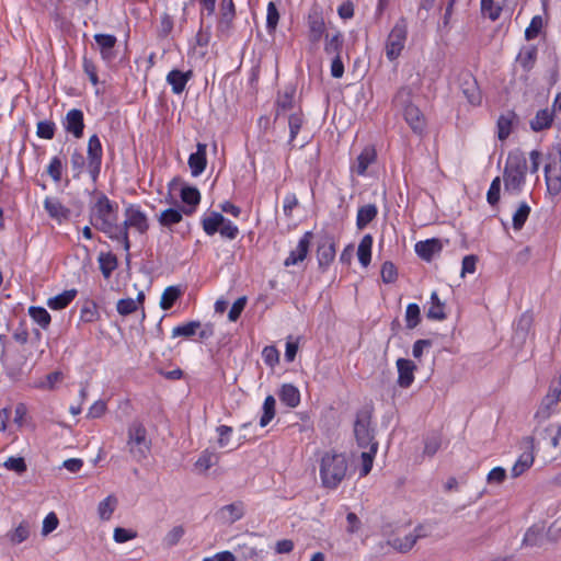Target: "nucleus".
Listing matches in <instances>:
<instances>
[{"label": "nucleus", "instance_id": "69168bd1", "mask_svg": "<svg viewBox=\"0 0 561 561\" xmlns=\"http://www.w3.org/2000/svg\"><path fill=\"white\" fill-rule=\"evenodd\" d=\"M184 534L185 530L182 526H175L165 535V537L163 538V543L167 547L171 548L179 543Z\"/></svg>", "mask_w": 561, "mask_h": 561}, {"label": "nucleus", "instance_id": "b1692460", "mask_svg": "<svg viewBox=\"0 0 561 561\" xmlns=\"http://www.w3.org/2000/svg\"><path fill=\"white\" fill-rule=\"evenodd\" d=\"M446 305L443 302L436 290L432 291L428 308L426 310V318L433 321H444L447 318Z\"/></svg>", "mask_w": 561, "mask_h": 561}, {"label": "nucleus", "instance_id": "a878e982", "mask_svg": "<svg viewBox=\"0 0 561 561\" xmlns=\"http://www.w3.org/2000/svg\"><path fill=\"white\" fill-rule=\"evenodd\" d=\"M343 34L340 31L329 32L324 36V51L329 56H341L343 48Z\"/></svg>", "mask_w": 561, "mask_h": 561}, {"label": "nucleus", "instance_id": "a19ab883", "mask_svg": "<svg viewBox=\"0 0 561 561\" xmlns=\"http://www.w3.org/2000/svg\"><path fill=\"white\" fill-rule=\"evenodd\" d=\"M535 457L531 451L523 453L512 468V477L517 478L527 471L534 463Z\"/></svg>", "mask_w": 561, "mask_h": 561}, {"label": "nucleus", "instance_id": "f257e3e1", "mask_svg": "<svg viewBox=\"0 0 561 561\" xmlns=\"http://www.w3.org/2000/svg\"><path fill=\"white\" fill-rule=\"evenodd\" d=\"M89 219L96 230L115 241L119 225V206L115 201H112L102 192L95 194L90 204Z\"/></svg>", "mask_w": 561, "mask_h": 561}, {"label": "nucleus", "instance_id": "1a4fd4ad", "mask_svg": "<svg viewBox=\"0 0 561 561\" xmlns=\"http://www.w3.org/2000/svg\"><path fill=\"white\" fill-rule=\"evenodd\" d=\"M103 158V148L101 140L98 135H92L88 141V157H87V170L92 179L95 182L101 172Z\"/></svg>", "mask_w": 561, "mask_h": 561}, {"label": "nucleus", "instance_id": "338daca9", "mask_svg": "<svg viewBox=\"0 0 561 561\" xmlns=\"http://www.w3.org/2000/svg\"><path fill=\"white\" fill-rule=\"evenodd\" d=\"M218 232L221 234V237L227 238L229 240H233L239 234V228L231 220L225 217L224 222L221 224V227Z\"/></svg>", "mask_w": 561, "mask_h": 561}, {"label": "nucleus", "instance_id": "09e8293b", "mask_svg": "<svg viewBox=\"0 0 561 561\" xmlns=\"http://www.w3.org/2000/svg\"><path fill=\"white\" fill-rule=\"evenodd\" d=\"M305 122V115L299 108L297 112L293 113L288 117V126H289V142H293L297 135L299 134L301 126Z\"/></svg>", "mask_w": 561, "mask_h": 561}, {"label": "nucleus", "instance_id": "aec40b11", "mask_svg": "<svg viewBox=\"0 0 561 561\" xmlns=\"http://www.w3.org/2000/svg\"><path fill=\"white\" fill-rule=\"evenodd\" d=\"M44 208L50 218L62 222L69 218L70 210L55 197H46L44 199Z\"/></svg>", "mask_w": 561, "mask_h": 561}, {"label": "nucleus", "instance_id": "8fccbe9b", "mask_svg": "<svg viewBox=\"0 0 561 561\" xmlns=\"http://www.w3.org/2000/svg\"><path fill=\"white\" fill-rule=\"evenodd\" d=\"M275 405H276V401L273 396H267L264 399L263 407H262L263 413L260 419L261 427H265L274 419L275 413H276Z\"/></svg>", "mask_w": 561, "mask_h": 561}, {"label": "nucleus", "instance_id": "de8ad7c7", "mask_svg": "<svg viewBox=\"0 0 561 561\" xmlns=\"http://www.w3.org/2000/svg\"><path fill=\"white\" fill-rule=\"evenodd\" d=\"M405 327L409 330L415 329L421 323V309L415 302H411L405 309Z\"/></svg>", "mask_w": 561, "mask_h": 561}, {"label": "nucleus", "instance_id": "f704fd0d", "mask_svg": "<svg viewBox=\"0 0 561 561\" xmlns=\"http://www.w3.org/2000/svg\"><path fill=\"white\" fill-rule=\"evenodd\" d=\"M183 215H184L183 208L182 209L168 208V209H164L163 211H161V214L158 217V222L162 227L170 228L171 226L181 222Z\"/></svg>", "mask_w": 561, "mask_h": 561}, {"label": "nucleus", "instance_id": "37998d69", "mask_svg": "<svg viewBox=\"0 0 561 561\" xmlns=\"http://www.w3.org/2000/svg\"><path fill=\"white\" fill-rule=\"evenodd\" d=\"M28 314L42 329L46 330L49 327L51 317L45 308L32 306L28 308Z\"/></svg>", "mask_w": 561, "mask_h": 561}, {"label": "nucleus", "instance_id": "6e6d98bb", "mask_svg": "<svg viewBox=\"0 0 561 561\" xmlns=\"http://www.w3.org/2000/svg\"><path fill=\"white\" fill-rule=\"evenodd\" d=\"M542 27H543V19L541 18V15H535L531 19L528 27L525 30L526 39L530 41V39L536 38L539 35Z\"/></svg>", "mask_w": 561, "mask_h": 561}, {"label": "nucleus", "instance_id": "c9c22d12", "mask_svg": "<svg viewBox=\"0 0 561 561\" xmlns=\"http://www.w3.org/2000/svg\"><path fill=\"white\" fill-rule=\"evenodd\" d=\"M537 56V49L534 46H527L523 47L517 55L516 62L525 70L529 71L535 61Z\"/></svg>", "mask_w": 561, "mask_h": 561}, {"label": "nucleus", "instance_id": "c756f323", "mask_svg": "<svg viewBox=\"0 0 561 561\" xmlns=\"http://www.w3.org/2000/svg\"><path fill=\"white\" fill-rule=\"evenodd\" d=\"M192 78V71L172 70L167 76L168 83L172 87L174 93H181L187 81Z\"/></svg>", "mask_w": 561, "mask_h": 561}, {"label": "nucleus", "instance_id": "774afa93", "mask_svg": "<svg viewBox=\"0 0 561 561\" xmlns=\"http://www.w3.org/2000/svg\"><path fill=\"white\" fill-rule=\"evenodd\" d=\"M398 277V271L392 262H385L381 266V278L385 283L391 284L396 282Z\"/></svg>", "mask_w": 561, "mask_h": 561}, {"label": "nucleus", "instance_id": "39448f33", "mask_svg": "<svg viewBox=\"0 0 561 561\" xmlns=\"http://www.w3.org/2000/svg\"><path fill=\"white\" fill-rule=\"evenodd\" d=\"M527 161L522 153H510L504 169V183L507 188L519 190L525 183Z\"/></svg>", "mask_w": 561, "mask_h": 561}, {"label": "nucleus", "instance_id": "473e14b6", "mask_svg": "<svg viewBox=\"0 0 561 561\" xmlns=\"http://www.w3.org/2000/svg\"><path fill=\"white\" fill-rule=\"evenodd\" d=\"M374 239L370 234H365L357 249V256L359 263L367 267L370 264L371 261V248H373Z\"/></svg>", "mask_w": 561, "mask_h": 561}, {"label": "nucleus", "instance_id": "6e6552de", "mask_svg": "<svg viewBox=\"0 0 561 561\" xmlns=\"http://www.w3.org/2000/svg\"><path fill=\"white\" fill-rule=\"evenodd\" d=\"M407 24L403 21L396 23L386 41V56L390 61L399 58L407 42Z\"/></svg>", "mask_w": 561, "mask_h": 561}, {"label": "nucleus", "instance_id": "4c0bfd02", "mask_svg": "<svg viewBox=\"0 0 561 561\" xmlns=\"http://www.w3.org/2000/svg\"><path fill=\"white\" fill-rule=\"evenodd\" d=\"M100 319L99 307L95 301L89 300L80 309L79 321L83 323H93Z\"/></svg>", "mask_w": 561, "mask_h": 561}, {"label": "nucleus", "instance_id": "2f4dec72", "mask_svg": "<svg viewBox=\"0 0 561 561\" xmlns=\"http://www.w3.org/2000/svg\"><path fill=\"white\" fill-rule=\"evenodd\" d=\"M224 215L218 211H213L208 216L203 217L202 226L203 230L207 236H214L219 231L221 224L224 222Z\"/></svg>", "mask_w": 561, "mask_h": 561}, {"label": "nucleus", "instance_id": "7c9ffc66", "mask_svg": "<svg viewBox=\"0 0 561 561\" xmlns=\"http://www.w3.org/2000/svg\"><path fill=\"white\" fill-rule=\"evenodd\" d=\"M98 262L100 271L105 278H108L118 266V260L112 252H101Z\"/></svg>", "mask_w": 561, "mask_h": 561}, {"label": "nucleus", "instance_id": "2eb2a0df", "mask_svg": "<svg viewBox=\"0 0 561 561\" xmlns=\"http://www.w3.org/2000/svg\"><path fill=\"white\" fill-rule=\"evenodd\" d=\"M561 400V391L552 383L548 393L543 397L535 417L539 420H547L551 416L553 410Z\"/></svg>", "mask_w": 561, "mask_h": 561}, {"label": "nucleus", "instance_id": "603ef678", "mask_svg": "<svg viewBox=\"0 0 561 561\" xmlns=\"http://www.w3.org/2000/svg\"><path fill=\"white\" fill-rule=\"evenodd\" d=\"M70 163L73 171V178H80L85 167V158L79 149H75L71 153Z\"/></svg>", "mask_w": 561, "mask_h": 561}, {"label": "nucleus", "instance_id": "4468645a", "mask_svg": "<svg viewBox=\"0 0 561 561\" xmlns=\"http://www.w3.org/2000/svg\"><path fill=\"white\" fill-rule=\"evenodd\" d=\"M336 255L335 242L332 238H325L317 247V260L319 268L327 271Z\"/></svg>", "mask_w": 561, "mask_h": 561}, {"label": "nucleus", "instance_id": "9d476101", "mask_svg": "<svg viewBox=\"0 0 561 561\" xmlns=\"http://www.w3.org/2000/svg\"><path fill=\"white\" fill-rule=\"evenodd\" d=\"M545 180L550 195L557 196L561 193V157L549 158L545 165Z\"/></svg>", "mask_w": 561, "mask_h": 561}, {"label": "nucleus", "instance_id": "72a5a7b5", "mask_svg": "<svg viewBox=\"0 0 561 561\" xmlns=\"http://www.w3.org/2000/svg\"><path fill=\"white\" fill-rule=\"evenodd\" d=\"M219 461V455L210 449H204L195 461V468L199 472H206Z\"/></svg>", "mask_w": 561, "mask_h": 561}, {"label": "nucleus", "instance_id": "cd10ccee", "mask_svg": "<svg viewBox=\"0 0 561 561\" xmlns=\"http://www.w3.org/2000/svg\"><path fill=\"white\" fill-rule=\"evenodd\" d=\"M279 400L288 408H296L300 403V391L291 383H284L278 392Z\"/></svg>", "mask_w": 561, "mask_h": 561}, {"label": "nucleus", "instance_id": "a211bd4d", "mask_svg": "<svg viewBox=\"0 0 561 561\" xmlns=\"http://www.w3.org/2000/svg\"><path fill=\"white\" fill-rule=\"evenodd\" d=\"M188 167L194 176L201 175L207 167V145L198 142L196 151L188 157Z\"/></svg>", "mask_w": 561, "mask_h": 561}, {"label": "nucleus", "instance_id": "79ce46f5", "mask_svg": "<svg viewBox=\"0 0 561 561\" xmlns=\"http://www.w3.org/2000/svg\"><path fill=\"white\" fill-rule=\"evenodd\" d=\"M425 537V534H409L404 536L403 538H396L392 540V547L400 551V552H408L410 551L414 545L416 543L417 539Z\"/></svg>", "mask_w": 561, "mask_h": 561}, {"label": "nucleus", "instance_id": "4be33fe9", "mask_svg": "<svg viewBox=\"0 0 561 561\" xmlns=\"http://www.w3.org/2000/svg\"><path fill=\"white\" fill-rule=\"evenodd\" d=\"M181 199L186 207L183 208V213L186 216H191L196 206L201 203V193L195 186L184 185L180 193Z\"/></svg>", "mask_w": 561, "mask_h": 561}, {"label": "nucleus", "instance_id": "4d7b16f0", "mask_svg": "<svg viewBox=\"0 0 561 561\" xmlns=\"http://www.w3.org/2000/svg\"><path fill=\"white\" fill-rule=\"evenodd\" d=\"M137 309V301H135L133 298H123L119 299L116 304V310L123 317L136 312Z\"/></svg>", "mask_w": 561, "mask_h": 561}, {"label": "nucleus", "instance_id": "20e7f679", "mask_svg": "<svg viewBox=\"0 0 561 561\" xmlns=\"http://www.w3.org/2000/svg\"><path fill=\"white\" fill-rule=\"evenodd\" d=\"M126 447L134 460L140 462L148 458L152 443L141 422L134 421L128 425Z\"/></svg>", "mask_w": 561, "mask_h": 561}, {"label": "nucleus", "instance_id": "f03ea898", "mask_svg": "<svg viewBox=\"0 0 561 561\" xmlns=\"http://www.w3.org/2000/svg\"><path fill=\"white\" fill-rule=\"evenodd\" d=\"M348 470V461L344 453L325 451L319 466V474L323 488L335 490L343 482Z\"/></svg>", "mask_w": 561, "mask_h": 561}, {"label": "nucleus", "instance_id": "423d86ee", "mask_svg": "<svg viewBox=\"0 0 561 561\" xmlns=\"http://www.w3.org/2000/svg\"><path fill=\"white\" fill-rule=\"evenodd\" d=\"M371 413L364 409L356 413V420L354 423V434L356 437L357 445L362 448H367L374 444H378L374 437V431L370 427Z\"/></svg>", "mask_w": 561, "mask_h": 561}, {"label": "nucleus", "instance_id": "393cba45", "mask_svg": "<svg viewBox=\"0 0 561 561\" xmlns=\"http://www.w3.org/2000/svg\"><path fill=\"white\" fill-rule=\"evenodd\" d=\"M545 539V526L535 524L530 526L524 534L522 547H541Z\"/></svg>", "mask_w": 561, "mask_h": 561}, {"label": "nucleus", "instance_id": "f8f14e48", "mask_svg": "<svg viewBox=\"0 0 561 561\" xmlns=\"http://www.w3.org/2000/svg\"><path fill=\"white\" fill-rule=\"evenodd\" d=\"M377 161V149L374 145H367L363 148L356 160L351 163L350 171L357 176H365L368 168Z\"/></svg>", "mask_w": 561, "mask_h": 561}, {"label": "nucleus", "instance_id": "49530a36", "mask_svg": "<svg viewBox=\"0 0 561 561\" xmlns=\"http://www.w3.org/2000/svg\"><path fill=\"white\" fill-rule=\"evenodd\" d=\"M8 538L13 545H19L30 537V524L21 522L13 530L8 533Z\"/></svg>", "mask_w": 561, "mask_h": 561}, {"label": "nucleus", "instance_id": "412c9836", "mask_svg": "<svg viewBox=\"0 0 561 561\" xmlns=\"http://www.w3.org/2000/svg\"><path fill=\"white\" fill-rule=\"evenodd\" d=\"M403 116L415 134H422L426 128V118L420 107H404Z\"/></svg>", "mask_w": 561, "mask_h": 561}, {"label": "nucleus", "instance_id": "0e129e2a", "mask_svg": "<svg viewBox=\"0 0 561 561\" xmlns=\"http://www.w3.org/2000/svg\"><path fill=\"white\" fill-rule=\"evenodd\" d=\"M501 180L499 176L492 180L486 193V201L491 206H494L500 201Z\"/></svg>", "mask_w": 561, "mask_h": 561}, {"label": "nucleus", "instance_id": "5701e85b", "mask_svg": "<svg viewBox=\"0 0 561 561\" xmlns=\"http://www.w3.org/2000/svg\"><path fill=\"white\" fill-rule=\"evenodd\" d=\"M65 128L76 138L82 137L84 128L83 113L78 108H72L69 111L66 116Z\"/></svg>", "mask_w": 561, "mask_h": 561}, {"label": "nucleus", "instance_id": "ddd939ff", "mask_svg": "<svg viewBox=\"0 0 561 561\" xmlns=\"http://www.w3.org/2000/svg\"><path fill=\"white\" fill-rule=\"evenodd\" d=\"M312 238L313 233L306 231L299 239L297 247L293 249L284 260V266L289 267L304 262L308 256Z\"/></svg>", "mask_w": 561, "mask_h": 561}, {"label": "nucleus", "instance_id": "5fc2aeb1", "mask_svg": "<svg viewBox=\"0 0 561 561\" xmlns=\"http://www.w3.org/2000/svg\"><path fill=\"white\" fill-rule=\"evenodd\" d=\"M62 161L58 156L50 159L47 167V174L53 179L54 182H59L62 176Z\"/></svg>", "mask_w": 561, "mask_h": 561}, {"label": "nucleus", "instance_id": "3c124183", "mask_svg": "<svg viewBox=\"0 0 561 561\" xmlns=\"http://www.w3.org/2000/svg\"><path fill=\"white\" fill-rule=\"evenodd\" d=\"M530 210V206L526 202L519 204L518 208L513 214L514 230L518 231L524 227L529 217Z\"/></svg>", "mask_w": 561, "mask_h": 561}, {"label": "nucleus", "instance_id": "a18cd8bd", "mask_svg": "<svg viewBox=\"0 0 561 561\" xmlns=\"http://www.w3.org/2000/svg\"><path fill=\"white\" fill-rule=\"evenodd\" d=\"M117 506V499L114 495L106 496L98 505V514L102 520H108Z\"/></svg>", "mask_w": 561, "mask_h": 561}, {"label": "nucleus", "instance_id": "58836bf2", "mask_svg": "<svg viewBox=\"0 0 561 561\" xmlns=\"http://www.w3.org/2000/svg\"><path fill=\"white\" fill-rule=\"evenodd\" d=\"M181 295L182 291L178 286H168L161 295L160 308L165 311L170 310Z\"/></svg>", "mask_w": 561, "mask_h": 561}, {"label": "nucleus", "instance_id": "0eeeda50", "mask_svg": "<svg viewBox=\"0 0 561 561\" xmlns=\"http://www.w3.org/2000/svg\"><path fill=\"white\" fill-rule=\"evenodd\" d=\"M552 125L561 129V107H540L529 121L530 129L535 133L547 130Z\"/></svg>", "mask_w": 561, "mask_h": 561}, {"label": "nucleus", "instance_id": "ea45409f", "mask_svg": "<svg viewBox=\"0 0 561 561\" xmlns=\"http://www.w3.org/2000/svg\"><path fill=\"white\" fill-rule=\"evenodd\" d=\"M202 323L197 320H192L182 324H179L172 329V337L183 336L186 339L192 337L196 334Z\"/></svg>", "mask_w": 561, "mask_h": 561}, {"label": "nucleus", "instance_id": "052dcab7", "mask_svg": "<svg viewBox=\"0 0 561 561\" xmlns=\"http://www.w3.org/2000/svg\"><path fill=\"white\" fill-rule=\"evenodd\" d=\"M442 438L439 435H432L426 437L424 442V450L423 454L432 457L434 456L440 448Z\"/></svg>", "mask_w": 561, "mask_h": 561}, {"label": "nucleus", "instance_id": "e433bc0d", "mask_svg": "<svg viewBox=\"0 0 561 561\" xmlns=\"http://www.w3.org/2000/svg\"><path fill=\"white\" fill-rule=\"evenodd\" d=\"M368 451H363L360 455L362 466L359 469V477L364 478L369 474L373 469L374 459L378 450V444L368 446Z\"/></svg>", "mask_w": 561, "mask_h": 561}, {"label": "nucleus", "instance_id": "864d4df0", "mask_svg": "<svg viewBox=\"0 0 561 561\" xmlns=\"http://www.w3.org/2000/svg\"><path fill=\"white\" fill-rule=\"evenodd\" d=\"M56 126L51 121H41L37 123L36 135L42 139H53L55 136Z\"/></svg>", "mask_w": 561, "mask_h": 561}, {"label": "nucleus", "instance_id": "dca6fc26", "mask_svg": "<svg viewBox=\"0 0 561 561\" xmlns=\"http://www.w3.org/2000/svg\"><path fill=\"white\" fill-rule=\"evenodd\" d=\"M396 365L398 369L397 383L401 388H409L414 382L416 365L407 358H398Z\"/></svg>", "mask_w": 561, "mask_h": 561}, {"label": "nucleus", "instance_id": "bb28decb", "mask_svg": "<svg viewBox=\"0 0 561 561\" xmlns=\"http://www.w3.org/2000/svg\"><path fill=\"white\" fill-rule=\"evenodd\" d=\"M77 295L78 290L76 288L64 290L62 293L48 298L47 306L51 310H62L75 300Z\"/></svg>", "mask_w": 561, "mask_h": 561}, {"label": "nucleus", "instance_id": "9b49d317", "mask_svg": "<svg viewBox=\"0 0 561 561\" xmlns=\"http://www.w3.org/2000/svg\"><path fill=\"white\" fill-rule=\"evenodd\" d=\"M307 27L308 39L314 46H317L322 39V37L330 32L327 30L322 13L318 9H312L309 12L307 19Z\"/></svg>", "mask_w": 561, "mask_h": 561}, {"label": "nucleus", "instance_id": "7ed1b4c3", "mask_svg": "<svg viewBox=\"0 0 561 561\" xmlns=\"http://www.w3.org/2000/svg\"><path fill=\"white\" fill-rule=\"evenodd\" d=\"M124 221L118 225L115 241L121 243L128 253L131 247L129 240V230L133 229L139 234H145L149 230V219L139 204H128L124 209Z\"/></svg>", "mask_w": 561, "mask_h": 561}, {"label": "nucleus", "instance_id": "6ab92c4d", "mask_svg": "<svg viewBox=\"0 0 561 561\" xmlns=\"http://www.w3.org/2000/svg\"><path fill=\"white\" fill-rule=\"evenodd\" d=\"M517 121L518 118L514 111H506L499 116L496 122V135L501 141H504L510 137L514 126L517 124Z\"/></svg>", "mask_w": 561, "mask_h": 561}, {"label": "nucleus", "instance_id": "f3484780", "mask_svg": "<svg viewBox=\"0 0 561 561\" xmlns=\"http://www.w3.org/2000/svg\"><path fill=\"white\" fill-rule=\"evenodd\" d=\"M415 253L426 262H431L436 254L443 250V243L437 238L419 241L414 245Z\"/></svg>", "mask_w": 561, "mask_h": 561}, {"label": "nucleus", "instance_id": "c85d7f7f", "mask_svg": "<svg viewBox=\"0 0 561 561\" xmlns=\"http://www.w3.org/2000/svg\"><path fill=\"white\" fill-rule=\"evenodd\" d=\"M378 215V208L375 204L360 206L356 215V227L359 230L365 229Z\"/></svg>", "mask_w": 561, "mask_h": 561}, {"label": "nucleus", "instance_id": "680f3d73", "mask_svg": "<svg viewBox=\"0 0 561 561\" xmlns=\"http://www.w3.org/2000/svg\"><path fill=\"white\" fill-rule=\"evenodd\" d=\"M221 24L229 26L234 15V5L232 0H221L220 3Z\"/></svg>", "mask_w": 561, "mask_h": 561}, {"label": "nucleus", "instance_id": "bf43d9fd", "mask_svg": "<svg viewBox=\"0 0 561 561\" xmlns=\"http://www.w3.org/2000/svg\"><path fill=\"white\" fill-rule=\"evenodd\" d=\"M262 358L267 366L275 367L279 363V352L273 345L265 346L262 351Z\"/></svg>", "mask_w": 561, "mask_h": 561}, {"label": "nucleus", "instance_id": "13d9d810", "mask_svg": "<svg viewBox=\"0 0 561 561\" xmlns=\"http://www.w3.org/2000/svg\"><path fill=\"white\" fill-rule=\"evenodd\" d=\"M266 27L270 33L274 32L279 20V13L274 2H268L266 10Z\"/></svg>", "mask_w": 561, "mask_h": 561}, {"label": "nucleus", "instance_id": "c03bdc74", "mask_svg": "<svg viewBox=\"0 0 561 561\" xmlns=\"http://www.w3.org/2000/svg\"><path fill=\"white\" fill-rule=\"evenodd\" d=\"M94 39L101 49L103 58H110L112 56V49L116 43V37L110 34H96Z\"/></svg>", "mask_w": 561, "mask_h": 561}, {"label": "nucleus", "instance_id": "e2e57ef3", "mask_svg": "<svg viewBox=\"0 0 561 561\" xmlns=\"http://www.w3.org/2000/svg\"><path fill=\"white\" fill-rule=\"evenodd\" d=\"M248 298L245 296L239 297L231 306L228 312V319L231 322H236L247 306Z\"/></svg>", "mask_w": 561, "mask_h": 561}]
</instances>
